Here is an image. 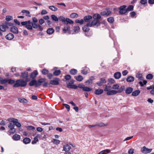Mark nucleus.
I'll use <instances>...</instances> for the list:
<instances>
[{
	"instance_id": "nucleus-29",
	"label": "nucleus",
	"mask_w": 154,
	"mask_h": 154,
	"mask_svg": "<svg viewBox=\"0 0 154 154\" xmlns=\"http://www.w3.org/2000/svg\"><path fill=\"white\" fill-rule=\"evenodd\" d=\"M88 27H90L88 25V23L86 25H85L83 27H82V30L85 32H88L90 30L89 28H88Z\"/></svg>"
},
{
	"instance_id": "nucleus-50",
	"label": "nucleus",
	"mask_w": 154,
	"mask_h": 154,
	"mask_svg": "<svg viewBox=\"0 0 154 154\" xmlns=\"http://www.w3.org/2000/svg\"><path fill=\"white\" fill-rule=\"evenodd\" d=\"M153 77V75L151 74H149L147 75L146 76V78L148 79H152Z\"/></svg>"
},
{
	"instance_id": "nucleus-51",
	"label": "nucleus",
	"mask_w": 154,
	"mask_h": 154,
	"mask_svg": "<svg viewBox=\"0 0 154 154\" xmlns=\"http://www.w3.org/2000/svg\"><path fill=\"white\" fill-rule=\"evenodd\" d=\"M38 141V138L36 136L34 138V140H32V144H35Z\"/></svg>"
},
{
	"instance_id": "nucleus-16",
	"label": "nucleus",
	"mask_w": 154,
	"mask_h": 154,
	"mask_svg": "<svg viewBox=\"0 0 154 154\" xmlns=\"http://www.w3.org/2000/svg\"><path fill=\"white\" fill-rule=\"evenodd\" d=\"M14 37V35L11 33H9L5 36L6 38L8 40H12Z\"/></svg>"
},
{
	"instance_id": "nucleus-31",
	"label": "nucleus",
	"mask_w": 154,
	"mask_h": 154,
	"mask_svg": "<svg viewBox=\"0 0 154 154\" xmlns=\"http://www.w3.org/2000/svg\"><path fill=\"white\" fill-rule=\"evenodd\" d=\"M9 80L8 79H3L2 78L0 80V83L1 84H4L7 83L9 82Z\"/></svg>"
},
{
	"instance_id": "nucleus-28",
	"label": "nucleus",
	"mask_w": 154,
	"mask_h": 154,
	"mask_svg": "<svg viewBox=\"0 0 154 154\" xmlns=\"http://www.w3.org/2000/svg\"><path fill=\"white\" fill-rule=\"evenodd\" d=\"M70 28L69 26L64 27L63 29V31L64 33H66L67 32H69L70 31Z\"/></svg>"
},
{
	"instance_id": "nucleus-26",
	"label": "nucleus",
	"mask_w": 154,
	"mask_h": 154,
	"mask_svg": "<svg viewBox=\"0 0 154 154\" xmlns=\"http://www.w3.org/2000/svg\"><path fill=\"white\" fill-rule=\"evenodd\" d=\"M134 77L132 76H129L126 79V81L127 82H131L134 81Z\"/></svg>"
},
{
	"instance_id": "nucleus-24",
	"label": "nucleus",
	"mask_w": 154,
	"mask_h": 154,
	"mask_svg": "<svg viewBox=\"0 0 154 154\" xmlns=\"http://www.w3.org/2000/svg\"><path fill=\"white\" fill-rule=\"evenodd\" d=\"M74 78L78 81L81 82L83 79V78L81 75H79L78 76H75Z\"/></svg>"
},
{
	"instance_id": "nucleus-39",
	"label": "nucleus",
	"mask_w": 154,
	"mask_h": 154,
	"mask_svg": "<svg viewBox=\"0 0 154 154\" xmlns=\"http://www.w3.org/2000/svg\"><path fill=\"white\" fill-rule=\"evenodd\" d=\"M93 18L95 20L100 19L101 18V16L99 14H95L93 16Z\"/></svg>"
},
{
	"instance_id": "nucleus-27",
	"label": "nucleus",
	"mask_w": 154,
	"mask_h": 154,
	"mask_svg": "<svg viewBox=\"0 0 154 154\" xmlns=\"http://www.w3.org/2000/svg\"><path fill=\"white\" fill-rule=\"evenodd\" d=\"M31 141L30 139L28 137L24 138L23 140V143L25 144L29 143Z\"/></svg>"
},
{
	"instance_id": "nucleus-46",
	"label": "nucleus",
	"mask_w": 154,
	"mask_h": 154,
	"mask_svg": "<svg viewBox=\"0 0 154 154\" xmlns=\"http://www.w3.org/2000/svg\"><path fill=\"white\" fill-rule=\"evenodd\" d=\"M79 29L80 27L79 26H75L74 27L73 31L75 33H77L78 32V31L79 30Z\"/></svg>"
},
{
	"instance_id": "nucleus-6",
	"label": "nucleus",
	"mask_w": 154,
	"mask_h": 154,
	"mask_svg": "<svg viewBox=\"0 0 154 154\" xmlns=\"http://www.w3.org/2000/svg\"><path fill=\"white\" fill-rule=\"evenodd\" d=\"M100 23L97 20L94 19L91 23H88V25L90 27H92L93 26L96 25L97 26H100Z\"/></svg>"
},
{
	"instance_id": "nucleus-17",
	"label": "nucleus",
	"mask_w": 154,
	"mask_h": 154,
	"mask_svg": "<svg viewBox=\"0 0 154 154\" xmlns=\"http://www.w3.org/2000/svg\"><path fill=\"white\" fill-rule=\"evenodd\" d=\"M133 90V88L130 87H128L125 90V93L127 94H130L132 93Z\"/></svg>"
},
{
	"instance_id": "nucleus-23",
	"label": "nucleus",
	"mask_w": 154,
	"mask_h": 154,
	"mask_svg": "<svg viewBox=\"0 0 154 154\" xmlns=\"http://www.w3.org/2000/svg\"><path fill=\"white\" fill-rule=\"evenodd\" d=\"M140 91L139 90H136L134 91H132L131 95L133 96H138L140 93Z\"/></svg>"
},
{
	"instance_id": "nucleus-62",
	"label": "nucleus",
	"mask_w": 154,
	"mask_h": 154,
	"mask_svg": "<svg viewBox=\"0 0 154 154\" xmlns=\"http://www.w3.org/2000/svg\"><path fill=\"white\" fill-rule=\"evenodd\" d=\"M140 3L141 5H145L147 4V0H140Z\"/></svg>"
},
{
	"instance_id": "nucleus-12",
	"label": "nucleus",
	"mask_w": 154,
	"mask_h": 154,
	"mask_svg": "<svg viewBox=\"0 0 154 154\" xmlns=\"http://www.w3.org/2000/svg\"><path fill=\"white\" fill-rule=\"evenodd\" d=\"M105 88L104 89V91H106V94L107 95H109L108 94V93L110 91H111L112 90V87L110 85L108 86L107 85H105Z\"/></svg>"
},
{
	"instance_id": "nucleus-22",
	"label": "nucleus",
	"mask_w": 154,
	"mask_h": 154,
	"mask_svg": "<svg viewBox=\"0 0 154 154\" xmlns=\"http://www.w3.org/2000/svg\"><path fill=\"white\" fill-rule=\"evenodd\" d=\"M121 76V74L120 72H117L114 73V77L116 79H119Z\"/></svg>"
},
{
	"instance_id": "nucleus-47",
	"label": "nucleus",
	"mask_w": 154,
	"mask_h": 154,
	"mask_svg": "<svg viewBox=\"0 0 154 154\" xmlns=\"http://www.w3.org/2000/svg\"><path fill=\"white\" fill-rule=\"evenodd\" d=\"M107 20L109 22L112 23L114 21V19L112 17H110L107 19Z\"/></svg>"
},
{
	"instance_id": "nucleus-58",
	"label": "nucleus",
	"mask_w": 154,
	"mask_h": 154,
	"mask_svg": "<svg viewBox=\"0 0 154 154\" xmlns=\"http://www.w3.org/2000/svg\"><path fill=\"white\" fill-rule=\"evenodd\" d=\"M75 22L77 23H79L80 24L82 25L84 23V21L83 19H82L80 20H75Z\"/></svg>"
},
{
	"instance_id": "nucleus-40",
	"label": "nucleus",
	"mask_w": 154,
	"mask_h": 154,
	"mask_svg": "<svg viewBox=\"0 0 154 154\" xmlns=\"http://www.w3.org/2000/svg\"><path fill=\"white\" fill-rule=\"evenodd\" d=\"M61 73V71L60 70H55L53 72V75L55 76H58Z\"/></svg>"
},
{
	"instance_id": "nucleus-21",
	"label": "nucleus",
	"mask_w": 154,
	"mask_h": 154,
	"mask_svg": "<svg viewBox=\"0 0 154 154\" xmlns=\"http://www.w3.org/2000/svg\"><path fill=\"white\" fill-rule=\"evenodd\" d=\"M103 91L102 89H96L94 91L95 94L97 95H99L102 94L103 92Z\"/></svg>"
},
{
	"instance_id": "nucleus-36",
	"label": "nucleus",
	"mask_w": 154,
	"mask_h": 154,
	"mask_svg": "<svg viewBox=\"0 0 154 154\" xmlns=\"http://www.w3.org/2000/svg\"><path fill=\"white\" fill-rule=\"evenodd\" d=\"M21 24L23 26L26 24L31 25V24H32V22L30 20H28V21L22 22H21Z\"/></svg>"
},
{
	"instance_id": "nucleus-52",
	"label": "nucleus",
	"mask_w": 154,
	"mask_h": 154,
	"mask_svg": "<svg viewBox=\"0 0 154 154\" xmlns=\"http://www.w3.org/2000/svg\"><path fill=\"white\" fill-rule=\"evenodd\" d=\"M8 132L11 134H14L16 132V129L14 128L10 129Z\"/></svg>"
},
{
	"instance_id": "nucleus-10",
	"label": "nucleus",
	"mask_w": 154,
	"mask_h": 154,
	"mask_svg": "<svg viewBox=\"0 0 154 154\" xmlns=\"http://www.w3.org/2000/svg\"><path fill=\"white\" fill-rule=\"evenodd\" d=\"M10 28V31L15 34H17L18 33V31L17 28L15 26H11Z\"/></svg>"
},
{
	"instance_id": "nucleus-42",
	"label": "nucleus",
	"mask_w": 154,
	"mask_h": 154,
	"mask_svg": "<svg viewBox=\"0 0 154 154\" xmlns=\"http://www.w3.org/2000/svg\"><path fill=\"white\" fill-rule=\"evenodd\" d=\"M41 72L42 74L44 75H46L48 74L49 73V71L48 69H42L41 71Z\"/></svg>"
},
{
	"instance_id": "nucleus-14",
	"label": "nucleus",
	"mask_w": 154,
	"mask_h": 154,
	"mask_svg": "<svg viewBox=\"0 0 154 154\" xmlns=\"http://www.w3.org/2000/svg\"><path fill=\"white\" fill-rule=\"evenodd\" d=\"M38 73L37 70H34L32 72L30 75V77L33 79H35L38 75Z\"/></svg>"
},
{
	"instance_id": "nucleus-18",
	"label": "nucleus",
	"mask_w": 154,
	"mask_h": 154,
	"mask_svg": "<svg viewBox=\"0 0 154 154\" xmlns=\"http://www.w3.org/2000/svg\"><path fill=\"white\" fill-rule=\"evenodd\" d=\"M74 23V22L71 20L69 18H66L65 21L64 23L66 24H72Z\"/></svg>"
},
{
	"instance_id": "nucleus-33",
	"label": "nucleus",
	"mask_w": 154,
	"mask_h": 154,
	"mask_svg": "<svg viewBox=\"0 0 154 154\" xmlns=\"http://www.w3.org/2000/svg\"><path fill=\"white\" fill-rule=\"evenodd\" d=\"M51 19L55 22H57L59 20V17L58 18L55 15L53 14L51 15Z\"/></svg>"
},
{
	"instance_id": "nucleus-34",
	"label": "nucleus",
	"mask_w": 154,
	"mask_h": 154,
	"mask_svg": "<svg viewBox=\"0 0 154 154\" xmlns=\"http://www.w3.org/2000/svg\"><path fill=\"white\" fill-rule=\"evenodd\" d=\"M21 12L22 13H26V16L29 17H31V15L30 14V12L29 11L26 10H23Z\"/></svg>"
},
{
	"instance_id": "nucleus-63",
	"label": "nucleus",
	"mask_w": 154,
	"mask_h": 154,
	"mask_svg": "<svg viewBox=\"0 0 154 154\" xmlns=\"http://www.w3.org/2000/svg\"><path fill=\"white\" fill-rule=\"evenodd\" d=\"M119 87V86L118 84L114 85L112 86V88L114 89H117Z\"/></svg>"
},
{
	"instance_id": "nucleus-38",
	"label": "nucleus",
	"mask_w": 154,
	"mask_h": 154,
	"mask_svg": "<svg viewBox=\"0 0 154 154\" xmlns=\"http://www.w3.org/2000/svg\"><path fill=\"white\" fill-rule=\"evenodd\" d=\"M48 8L53 11H56L58 10L57 8L54 6H49Z\"/></svg>"
},
{
	"instance_id": "nucleus-49",
	"label": "nucleus",
	"mask_w": 154,
	"mask_h": 154,
	"mask_svg": "<svg viewBox=\"0 0 154 154\" xmlns=\"http://www.w3.org/2000/svg\"><path fill=\"white\" fill-rule=\"evenodd\" d=\"M114 80L112 78H110L109 79H108V82L109 83H108V85L111 84H112L114 83L115 82Z\"/></svg>"
},
{
	"instance_id": "nucleus-19",
	"label": "nucleus",
	"mask_w": 154,
	"mask_h": 154,
	"mask_svg": "<svg viewBox=\"0 0 154 154\" xmlns=\"http://www.w3.org/2000/svg\"><path fill=\"white\" fill-rule=\"evenodd\" d=\"M29 76L28 72H24L21 73V77L23 79H25L28 77Z\"/></svg>"
},
{
	"instance_id": "nucleus-57",
	"label": "nucleus",
	"mask_w": 154,
	"mask_h": 154,
	"mask_svg": "<svg viewBox=\"0 0 154 154\" xmlns=\"http://www.w3.org/2000/svg\"><path fill=\"white\" fill-rule=\"evenodd\" d=\"M13 19V17L11 16H7L6 17V20L7 21H9Z\"/></svg>"
},
{
	"instance_id": "nucleus-56",
	"label": "nucleus",
	"mask_w": 154,
	"mask_h": 154,
	"mask_svg": "<svg viewBox=\"0 0 154 154\" xmlns=\"http://www.w3.org/2000/svg\"><path fill=\"white\" fill-rule=\"evenodd\" d=\"M25 27L27 29L29 30H32V25H31L29 24H26V25H25Z\"/></svg>"
},
{
	"instance_id": "nucleus-30",
	"label": "nucleus",
	"mask_w": 154,
	"mask_h": 154,
	"mask_svg": "<svg viewBox=\"0 0 154 154\" xmlns=\"http://www.w3.org/2000/svg\"><path fill=\"white\" fill-rule=\"evenodd\" d=\"M54 32V30L52 28H49L47 30V33L49 35L53 34Z\"/></svg>"
},
{
	"instance_id": "nucleus-60",
	"label": "nucleus",
	"mask_w": 154,
	"mask_h": 154,
	"mask_svg": "<svg viewBox=\"0 0 154 154\" xmlns=\"http://www.w3.org/2000/svg\"><path fill=\"white\" fill-rule=\"evenodd\" d=\"M63 105L67 109V111L69 112V111L70 109V106L69 105L65 103H63Z\"/></svg>"
},
{
	"instance_id": "nucleus-41",
	"label": "nucleus",
	"mask_w": 154,
	"mask_h": 154,
	"mask_svg": "<svg viewBox=\"0 0 154 154\" xmlns=\"http://www.w3.org/2000/svg\"><path fill=\"white\" fill-rule=\"evenodd\" d=\"M14 125H16L18 127L20 128L21 127V124L18 122V120L16 119L14 123Z\"/></svg>"
},
{
	"instance_id": "nucleus-44",
	"label": "nucleus",
	"mask_w": 154,
	"mask_h": 154,
	"mask_svg": "<svg viewBox=\"0 0 154 154\" xmlns=\"http://www.w3.org/2000/svg\"><path fill=\"white\" fill-rule=\"evenodd\" d=\"M134 9V6L132 5H129L128 7L126 8V10L127 11V12L128 11H131L133 10Z\"/></svg>"
},
{
	"instance_id": "nucleus-61",
	"label": "nucleus",
	"mask_w": 154,
	"mask_h": 154,
	"mask_svg": "<svg viewBox=\"0 0 154 154\" xmlns=\"http://www.w3.org/2000/svg\"><path fill=\"white\" fill-rule=\"evenodd\" d=\"M143 82L141 81H140L139 82V84L142 87L144 85L146 84L147 83V81L146 80H143Z\"/></svg>"
},
{
	"instance_id": "nucleus-8",
	"label": "nucleus",
	"mask_w": 154,
	"mask_h": 154,
	"mask_svg": "<svg viewBox=\"0 0 154 154\" xmlns=\"http://www.w3.org/2000/svg\"><path fill=\"white\" fill-rule=\"evenodd\" d=\"M92 19V17L91 15H87L85 16L83 18L84 22L87 23H90Z\"/></svg>"
},
{
	"instance_id": "nucleus-1",
	"label": "nucleus",
	"mask_w": 154,
	"mask_h": 154,
	"mask_svg": "<svg viewBox=\"0 0 154 154\" xmlns=\"http://www.w3.org/2000/svg\"><path fill=\"white\" fill-rule=\"evenodd\" d=\"M12 23L5 22L0 25V35H2V32H5L7 29L9 28V26H11L13 25Z\"/></svg>"
},
{
	"instance_id": "nucleus-5",
	"label": "nucleus",
	"mask_w": 154,
	"mask_h": 154,
	"mask_svg": "<svg viewBox=\"0 0 154 154\" xmlns=\"http://www.w3.org/2000/svg\"><path fill=\"white\" fill-rule=\"evenodd\" d=\"M126 7V5H124L120 6L119 8V13L120 14H124L127 12Z\"/></svg>"
},
{
	"instance_id": "nucleus-35",
	"label": "nucleus",
	"mask_w": 154,
	"mask_h": 154,
	"mask_svg": "<svg viewBox=\"0 0 154 154\" xmlns=\"http://www.w3.org/2000/svg\"><path fill=\"white\" fill-rule=\"evenodd\" d=\"M78 14H77L75 13H72L70 15V17L72 18H77L78 17Z\"/></svg>"
},
{
	"instance_id": "nucleus-53",
	"label": "nucleus",
	"mask_w": 154,
	"mask_h": 154,
	"mask_svg": "<svg viewBox=\"0 0 154 154\" xmlns=\"http://www.w3.org/2000/svg\"><path fill=\"white\" fill-rule=\"evenodd\" d=\"M18 100L21 103H27L28 102V100L25 98H19Z\"/></svg>"
},
{
	"instance_id": "nucleus-2",
	"label": "nucleus",
	"mask_w": 154,
	"mask_h": 154,
	"mask_svg": "<svg viewBox=\"0 0 154 154\" xmlns=\"http://www.w3.org/2000/svg\"><path fill=\"white\" fill-rule=\"evenodd\" d=\"M27 85V83L23 79H19L17 80L15 83L14 84L13 87L17 88L20 87H25Z\"/></svg>"
},
{
	"instance_id": "nucleus-32",
	"label": "nucleus",
	"mask_w": 154,
	"mask_h": 154,
	"mask_svg": "<svg viewBox=\"0 0 154 154\" xmlns=\"http://www.w3.org/2000/svg\"><path fill=\"white\" fill-rule=\"evenodd\" d=\"M78 71L76 69H72L70 71V74L72 75H74L76 74L77 73Z\"/></svg>"
},
{
	"instance_id": "nucleus-20",
	"label": "nucleus",
	"mask_w": 154,
	"mask_h": 154,
	"mask_svg": "<svg viewBox=\"0 0 154 154\" xmlns=\"http://www.w3.org/2000/svg\"><path fill=\"white\" fill-rule=\"evenodd\" d=\"M12 139L15 141L19 140L20 139V135L17 134H15L13 136Z\"/></svg>"
},
{
	"instance_id": "nucleus-37",
	"label": "nucleus",
	"mask_w": 154,
	"mask_h": 154,
	"mask_svg": "<svg viewBox=\"0 0 154 154\" xmlns=\"http://www.w3.org/2000/svg\"><path fill=\"white\" fill-rule=\"evenodd\" d=\"M92 89V88H89L87 87H85V86L84 87L83 91H85L88 92L91 91Z\"/></svg>"
},
{
	"instance_id": "nucleus-11",
	"label": "nucleus",
	"mask_w": 154,
	"mask_h": 154,
	"mask_svg": "<svg viewBox=\"0 0 154 154\" xmlns=\"http://www.w3.org/2000/svg\"><path fill=\"white\" fill-rule=\"evenodd\" d=\"M106 82V80L103 78H101L100 81L97 82L96 84L98 86H101L103 85V83H105Z\"/></svg>"
},
{
	"instance_id": "nucleus-48",
	"label": "nucleus",
	"mask_w": 154,
	"mask_h": 154,
	"mask_svg": "<svg viewBox=\"0 0 154 154\" xmlns=\"http://www.w3.org/2000/svg\"><path fill=\"white\" fill-rule=\"evenodd\" d=\"M52 142L56 144H58L60 143V141L56 139H53Z\"/></svg>"
},
{
	"instance_id": "nucleus-7",
	"label": "nucleus",
	"mask_w": 154,
	"mask_h": 154,
	"mask_svg": "<svg viewBox=\"0 0 154 154\" xmlns=\"http://www.w3.org/2000/svg\"><path fill=\"white\" fill-rule=\"evenodd\" d=\"M60 79L59 78H56L54 80H51L50 82V84L53 85H57L59 84Z\"/></svg>"
},
{
	"instance_id": "nucleus-55",
	"label": "nucleus",
	"mask_w": 154,
	"mask_h": 154,
	"mask_svg": "<svg viewBox=\"0 0 154 154\" xmlns=\"http://www.w3.org/2000/svg\"><path fill=\"white\" fill-rule=\"evenodd\" d=\"M66 18L63 16H60L59 17V20L61 21L63 23L65 21Z\"/></svg>"
},
{
	"instance_id": "nucleus-45",
	"label": "nucleus",
	"mask_w": 154,
	"mask_h": 154,
	"mask_svg": "<svg viewBox=\"0 0 154 154\" xmlns=\"http://www.w3.org/2000/svg\"><path fill=\"white\" fill-rule=\"evenodd\" d=\"M109 152V151L107 149H105L100 152L99 154H106Z\"/></svg>"
},
{
	"instance_id": "nucleus-9",
	"label": "nucleus",
	"mask_w": 154,
	"mask_h": 154,
	"mask_svg": "<svg viewBox=\"0 0 154 154\" xmlns=\"http://www.w3.org/2000/svg\"><path fill=\"white\" fill-rule=\"evenodd\" d=\"M152 150V149H149L146 148L145 146H143L141 149V151L144 153H147L150 152Z\"/></svg>"
},
{
	"instance_id": "nucleus-3",
	"label": "nucleus",
	"mask_w": 154,
	"mask_h": 154,
	"mask_svg": "<svg viewBox=\"0 0 154 154\" xmlns=\"http://www.w3.org/2000/svg\"><path fill=\"white\" fill-rule=\"evenodd\" d=\"M46 79L45 78H41L39 79L37 81V86L38 87H40L42 85L43 88L47 87L49 84L48 82H46Z\"/></svg>"
},
{
	"instance_id": "nucleus-64",
	"label": "nucleus",
	"mask_w": 154,
	"mask_h": 154,
	"mask_svg": "<svg viewBox=\"0 0 154 154\" xmlns=\"http://www.w3.org/2000/svg\"><path fill=\"white\" fill-rule=\"evenodd\" d=\"M54 75L51 73H48L47 74V77L49 79H51L53 76Z\"/></svg>"
},
{
	"instance_id": "nucleus-13",
	"label": "nucleus",
	"mask_w": 154,
	"mask_h": 154,
	"mask_svg": "<svg viewBox=\"0 0 154 154\" xmlns=\"http://www.w3.org/2000/svg\"><path fill=\"white\" fill-rule=\"evenodd\" d=\"M63 151H64L66 152H69L70 150L71 147L69 144H66L63 145Z\"/></svg>"
},
{
	"instance_id": "nucleus-4",
	"label": "nucleus",
	"mask_w": 154,
	"mask_h": 154,
	"mask_svg": "<svg viewBox=\"0 0 154 154\" xmlns=\"http://www.w3.org/2000/svg\"><path fill=\"white\" fill-rule=\"evenodd\" d=\"M125 89L124 86H122L119 89L118 91H116L114 90H112L111 91H110L108 93V94L109 95H115L117 93H119L122 92Z\"/></svg>"
},
{
	"instance_id": "nucleus-43",
	"label": "nucleus",
	"mask_w": 154,
	"mask_h": 154,
	"mask_svg": "<svg viewBox=\"0 0 154 154\" xmlns=\"http://www.w3.org/2000/svg\"><path fill=\"white\" fill-rule=\"evenodd\" d=\"M136 77L138 78L139 80H143V77H142V75L141 74H138L136 75Z\"/></svg>"
},
{
	"instance_id": "nucleus-54",
	"label": "nucleus",
	"mask_w": 154,
	"mask_h": 154,
	"mask_svg": "<svg viewBox=\"0 0 154 154\" xmlns=\"http://www.w3.org/2000/svg\"><path fill=\"white\" fill-rule=\"evenodd\" d=\"M14 126L15 125L14 124L12 123H10L8 125V127L9 128V129L14 128Z\"/></svg>"
},
{
	"instance_id": "nucleus-15",
	"label": "nucleus",
	"mask_w": 154,
	"mask_h": 154,
	"mask_svg": "<svg viewBox=\"0 0 154 154\" xmlns=\"http://www.w3.org/2000/svg\"><path fill=\"white\" fill-rule=\"evenodd\" d=\"M37 81L35 80H33L31 81L29 83V85L31 86H35V87H37Z\"/></svg>"
},
{
	"instance_id": "nucleus-25",
	"label": "nucleus",
	"mask_w": 154,
	"mask_h": 154,
	"mask_svg": "<svg viewBox=\"0 0 154 154\" xmlns=\"http://www.w3.org/2000/svg\"><path fill=\"white\" fill-rule=\"evenodd\" d=\"M67 87L69 88L76 89L78 88L77 86L75 85L68 84Z\"/></svg>"
},
{
	"instance_id": "nucleus-59",
	"label": "nucleus",
	"mask_w": 154,
	"mask_h": 154,
	"mask_svg": "<svg viewBox=\"0 0 154 154\" xmlns=\"http://www.w3.org/2000/svg\"><path fill=\"white\" fill-rule=\"evenodd\" d=\"M32 28L34 29H37L38 28V25H37L36 24V23H33V22H32Z\"/></svg>"
}]
</instances>
